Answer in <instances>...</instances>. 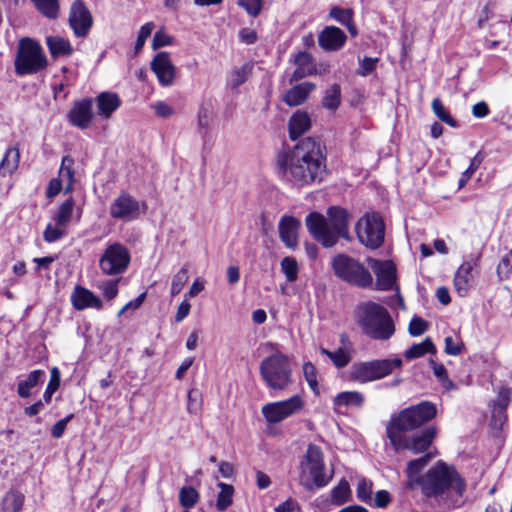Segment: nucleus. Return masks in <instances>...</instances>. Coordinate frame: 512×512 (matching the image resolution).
I'll return each mask as SVG.
<instances>
[{
	"label": "nucleus",
	"instance_id": "3",
	"mask_svg": "<svg viewBox=\"0 0 512 512\" xmlns=\"http://www.w3.org/2000/svg\"><path fill=\"white\" fill-rule=\"evenodd\" d=\"M432 459L430 453L411 460L407 464V481L405 488L414 490L420 488L422 494L427 498H442L449 492H453L458 498L453 501L454 506H461L460 499L464 495L466 483L453 466L443 461L435 463L425 474L420 475L422 469Z\"/></svg>",
	"mask_w": 512,
	"mask_h": 512
},
{
	"label": "nucleus",
	"instance_id": "38",
	"mask_svg": "<svg viewBox=\"0 0 512 512\" xmlns=\"http://www.w3.org/2000/svg\"><path fill=\"white\" fill-rule=\"evenodd\" d=\"M341 102V89L338 84H333L326 91L323 98V106L330 110L338 108Z\"/></svg>",
	"mask_w": 512,
	"mask_h": 512
},
{
	"label": "nucleus",
	"instance_id": "49",
	"mask_svg": "<svg viewBox=\"0 0 512 512\" xmlns=\"http://www.w3.org/2000/svg\"><path fill=\"white\" fill-rule=\"evenodd\" d=\"M237 4L251 17H257L262 10L263 0H238Z\"/></svg>",
	"mask_w": 512,
	"mask_h": 512
},
{
	"label": "nucleus",
	"instance_id": "19",
	"mask_svg": "<svg viewBox=\"0 0 512 512\" xmlns=\"http://www.w3.org/2000/svg\"><path fill=\"white\" fill-rule=\"evenodd\" d=\"M92 105L93 102L91 99H83L76 102L68 114L70 123L80 129L88 128L94 117Z\"/></svg>",
	"mask_w": 512,
	"mask_h": 512
},
{
	"label": "nucleus",
	"instance_id": "6",
	"mask_svg": "<svg viewBox=\"0 0 512 512\" xmlns=\"http://www.w3.org/2000/svg\"><path fill=\"white\" fill-rule=\"evenodd\" d=\"M259 372L266 386L274 391H284L293 383L290 360L280 351L264 358Z\"/></svg>",
	"mask_w": 512,
	"mask_h": 512
},
{
	"label": "nucleus",
	"instance_id": "53",
	"mask_svg": "<svg viewBox=\"0 0 512 512\" xmlns=\"http://www.w3.org/2000/svg\"><path fill=\"white\" fill-rule=\"evenodd\" d=\"M303 374L310 388L315 391L318 386V382L316 377V369L311 362H306L303 364Z\"/></svg>",
	"mask_w": 512,
	"mask_h": 512
},
{
	"label": "nucleus",
	"instance_id": "33",
	"mask_svg": "<svg viewBox=\"0 0 512 512\" xmlns=\"http://www.w3.org/2000/svg\"><path fill=\"white\" fill-rule=\"evenodd\" d=\"M320 353L327 356L337 368H343L351 361V354L345 348H338L333 352L326 348H321Z\"/></svg>",
	"mask_w": 512,
	"mask_h": 512
},
{
	"label": "nucleus",
	"instance_id": "62",
	"mask_svg": "<svg viewBox=\"0 0 512 512\" xmlns=\"http://www.w3.org/2000/svg\"><path fill=\"white\" fill-rule=\"evenodd\" d=\"M239 38L242 43L253 44L257 40V33L249 28H243L239 31Z\"/></svg>",
	"mask_w": 512,
	"mask_h": 512
},
{
	"label": "nucleus",
	"instance_id": "40",
	"mask_svg": "<svg viewBox=\"0 0 512 512\" xmlns=\"http://www.w3.org/2000/svg\"><path fill=\"white\" fill-rule=\"evenodd\" d=\"M74 159L66 155L61 160L59 177L62 182H75Z\"/></svg>",
	"mask_w": 512,
	"mask_h": 512
},
{
	"label": "nucleus",
	"instance_id": "4",
	"mask_svg": "<svg viewBox=\"0 0 512 512\" xmlns=\"http://www.w3.org/2000/svg\"><path fill=\"white\" fill-rule=\"evenodd\" d=\"M327 217L318 212L306 216L305 224L311 236L325 248L333 247L339 238H349V213L339 206L327 210Z\"/></svg>",
	"mask_w": 512,
	"mask_h": 512
},
{
	"label": "nucleus",
	"instance_id": "27",
	"mask_svg": "<svg viewBox=\"0 0 512 512\" xmlns=\"http://www.w3.org/2000/svg\"><path fill=\"white\" fill-rule=\"evenodd\" d=\"M365 397L358 391H344L338 393L333 399V406L336 407H356L361 408Z\"/></svg>",
	"mask_w": 512,
	"mask_h": 512
},
{
	"label": "nucleus",
	"instance_id": "28",
	"mask_svg": "<svg viewBox=\"0 0 512 512\" xmlns=\"http://www.w3.org/2000/svg\"><path fill=\"white\" fill-rule=\"evenodd\" d=\"M20 161V151L16 147H10L6 150L5 155L0 162V175L6 177L13 174Z\"/></svg>",
	"mask_w": 512,
	"mask_h": 512
},
{
	"label": "nucleus",
	"instance_id": "21",
	"mask_svg": "<svg viewBox=\"0 0 512 512\" xmlns=\"http://www.w3.org/2000/svg\"><path fill=\"white\" fill-rule=\"evenodd\" d=\"M300 221L293 216H284L281 218L278 230L281 241L286 247L294 249L298 245V230Z\"/></svg>",
	"mask_w": 512,
	"mask_h": 512
},
{
	"label": "nucleus",
	"instance_id": "56",
	"mask_svg": "<svg viewBox=\"0 0 512 512\" xmlns=\"http://www.w3.org/2000/svg\"><path fill=\"white\" fill-rule=\"evenodd\" d=\"M73 418V414L66 416L65 418L57 421L51 428V435L55 439H59L64 434L67 424Z\"/></svg>",
	"mask_w": 512,
	"mask_h": 512
},
{
	"label": "nucleus",
	"instance_id": "13",
	"mask_svg": "<svg viewBox=\"0 0 512 512\" xmlns=\"http://www.w3.org/2000/svg\"><path fill=\"white\" fill-rule=\"evenodd\" d=\"M303 407V398L300 395H294L286 400L263 405L261 413L269 424H276L298 414Z\"/></svg>",
	"mask_w": 512,
	"mask_h": 512
},
{
	"label": "nucleus",
	"instance_id": "64",
	"mask_svg": "<svg viewBox=\"0 0 512 512\" xmlns=\"http://www.w3.org/2000/svg\"><path fill=\"white\" fill-rule=\"evenodd\" d=\"M374 501L376 507L384 508L390 503L391 497L386 490H380L376 492Z\"/></svg>",
	"mask_w": 512,
	"mask_h": 512
},
{
	"label": "nucleus",
	"instance_id": "9",
	"mask_svg": "<svg viewBox=\"0 0 512 512\" xmlns=\"http://www.w3.org/2000/svg\"><path fill=\"white\" fill-rule=\"evenodd\" d=\"M332 268L338 278L352 285L369 287L373 283L370 272L363 264L345 254L333 258Z\"/></svg>",
	"mask_w": 512,
	"mask_h": 512
},
{
	"label": "nucleus",
	"instance_id": "48",
	"mask_svg": "<svg viewBox=\"0 0 512 512\" xmlns=\"http://www.w3.org/2000/svg\"><path fill=\"white\" fill-rule=\"evenodd\" d=\"M330 17L339 22L340 24L350 27L352 20V11L350 9H342L340 7H333L329 13Z\"/></svg>",
	"mask_w": 512,
	"mask_h": 512
},
{
	"label": "nucleus",
	"instance_id": "42",
	"mask_svg": "<svg viewBox=\"0 0 512 512\" xmlns=\"http://www.w3.org/2000/svg\"><path fill=\"white\" fill-rule=\"evenodd\" d=\"M189 279L188 265H184L174 276L171 282V296L178 295Z\"/></svg>",
	"mask_w": 512,
	"mask_h": 512
},
{
	"label": "nucleus",
	"instance_id": "11",
	"mask_svg": "<svg viewBox=\"0 0 512 512\" xmlns=\"http://www.w3.org/2000/svg\"><path fill=\"white\" fill-rule=\"evenodd\" d=\"M131 255L128 248L119 242L109 244L99 258V268L104 275L117 276L129 267Z\"/></svg>",
	"mask_w": 512,
	"mask_h": 512
},
{
	"label": "nucleus",
	"instance_id": "63",
	"mask_svg": "<svg viewBox=\"0 0 512 512\" xmlns=\"http://www.w3.org/2000/svg\"><path fill=\"white\" fill-rule=\"evenodd\" d=\"M275 512H294L299 510V505L297 501L292 498L287 499L285 502L279 504L275 507Z\"/></svg>",
	"mask_w": 512,
	"mask_h": 512
},
{
	"label": "nucleus",
	"instance_id": "61",
	"mask_svg": "<svg viewBox=\"0 0 512 512\" xmlns=\"http://www.w3.org/2000/svg\"><path fill=\"white\" fill-rule=\"evenodd\" d=\"M118 293V281L109 280L103 285V294L107 299H113Z\"/></svg>",
	"mask_w": 512,
	"mask_h": 512
},
{
	"label": "nucleus",
	"instance_id": "7",
	"mask_svg": "<svg viewBox=\"0 0 512 512\" xmlns=\"http://www.w3.org/2000/svg\"><path fill=\"white\" fill-rule=\"evenodd\" d=\"M401 366L402 360L398 357L355 362L349 368L347 378L351 382L366 384L383 379Z\"/></svg>",
	"mask_w": 512,
	"mask_h": 512
},
{
	"label": "nucleus",
	"instance_id": "46",
	"mask_svg": "<svg viewBox=\"0 0 512 512\" xmlns=\"http://www.w3.org/2000/svg\"><path fill=\"white\" fill-rule=\"evenodd\" d=\"M432 369L434 375L441 382L443 388L446 390H452L455 388L454 383L449 379L447 370L442 364H437L434 361H431Z\"/></svg>",
	"mask_w": 512,
	"mask_h": 512
},
{
	"label": "nucleus",
	"instance_id": "1",
	"mask_svg": "<svg viewBox=\"0 0 512 512\" xmlns=\"http://www.w3.org/2000/svg\"><path fill=\"white\" fill-rule=\"evenodd\" d=\"M436 415V405L430 401H422L393 415L386 427V433L395 451L407 449L414 454L426 451L436 436L437 428L429 426L411 436L407 432L421 427Z\"/></svg>",
	"mask_w": 512,
	"mask_h": 512
},
{
	"label": "nucleus",
	"instance_id": "34",
	"mask_svg": "<svg viewBox=\"0 0 512 512\" xmlns=\"http://www.w3.org/2000/svg\"><path fill=\"white\" fill-rule=\"evenodd\" d=\"M434 353L435 346L430 338H426L423 342L412 345L404 353L406 359L412 360L424 356L426 353Z\"/></svg>",
	"mask_w": 512,
	"mask_h": 512
},
{
	"label": "nucleus",
	"instance_id": "55",
	"mask_svg": "<svg viewBox=\"0 0 512 512\" xmlns=\"http://www.w3.org/2000/svg\"><path fill=\"white\" fill-rule=\"evenodd\" d=\"M172 43V37L168 35L163 30L157 31L154 34L153 41H152V48L154 50H157L158 48H161L163 46L170 45Z\"/></svg>",
	"mask_w": 512,
	"mask_h": 512
},
{
	"label": "nucleus",
	"instance_id": "54",
	"mask_svg": "<svg viewBox=\"0 0 512 512\" xmlns=\"http://www.w3.org/2000/svg\"><path fill=\"white\" fill-rule=\"evenodd\" d=\"M372 484L365 479L358 482L357 497L362 502H368L371 499Z\"/></svg>",
	"mask_w": 512,
	"mask_h": 512
},
{
	"label": "nucleus",
	"instance_id": "41",
	"mask_svg": "<svg viewBox=\"0 0 512 512\" xmlns=\"http://www.w3.org/2000/svg\"><path fill=\"white\" fill-rule=\"evenodd\" d=\"M281 271L288 282H295L298 278V263L293 257H284L280 263Z\"/></svg>",
	"mask_w": 512,
	"mask_h": 512
},
{
	"label": "nucleus",
	"instance_id": "35",
	"mask_svg": "<svg viewBox=\"0 0 512 512\" xmlns=\"http://www.w3.org/2000/svg\"><path fill=\"white\" fill-rule=\"evenodd\" d=\"M37 10L49 19H56L59 16L58 0H31Z\"/></svg>",
	"mask_w": 512,
	"mask_h": 512
},
{
	"label": "nucleus",
	"instance_id": "23",
	"mask_svg": "<svg viewBox=\"0 0 512 512\" xmlns=\"http://www.w3.org/2000/svg\"><path fill=\"white\" fill-rule=\"evenodd\" d=\"M97 115L109 119L112 114L121 106V99L114 92H101L96 99Z\"/></svg>",
	"mask_w": 512,
	"mask_h": 512
},
{
	"label": "nucleus",
	"instance_id": "29",
	"mask_svg": "<svg viewBox=\"0 0 512 512\" xmlns=\"http://www.w3.org/2000/svg\"><path fill=\"white\" fill-rule=\"evenodd\" d=\"M46 44L54 58L70 55L73 52L70 42L61 36H48L46 38Z\"/></svg>",
	"mask_w": 512,
	"mask_h": 512
},
{
	"label": "nucleus",
	"instance_id": "26",
	"mask_svg": "<svg viewBox=\"0 0 512 512\" xmlns=\"http://www.w3.org/2000/svg\"><path fill=\"white\" fill-rule=\"evenodd\" d=\"M45 371L41 369L31 371L24 380H20L17 385V393L21 398H29L32 395V389L42 383L45 379Z\"/></svg>",
	"mask_w": 512,
	"mask_h": 512
},
{
	"label": "nucleus",
	"instance_id": "43",
	"mask_svg": "<svg viewBox=\"0 0 512 512\" xmlns=\"http://www.w3.org/2000/svg\"><path fill=\"white\" fill-rule=\"evenodd\" d=\"M174 68V66H150L151 71L164 86L172 83L175 76Z\"/></svg>",
	"mask_w": 512,
	"mask_h": 512
},
{
	"label": "nucleus",
	"instance_id": "8",
	"mask_svg": "<svg viewBox=\"0 0 512 512\" xmlns=\"http://www.w3.org/2000/svg\"><path fill=\"white\" fill-rule=\"evenodd\" d=\"M322 450L313 444H310L301 461V471L299 481L307 490L321 488L328 484L331 477H326L324 473V460Z\"/></svg>",
	"mask_w": 512,
	"mask_h": 512
},
{
	"label": "nucleus",
	"instance_id": "32",
	"mask_svg": "<svg viewBox=\"0 0 512 512\" xmlns=\"http://www.w3.org/2000/svg\"><path fill=\"white\" fill-rule=\"evenodd\" d=\"M351 499V489L345 479H341L336 487L331 490V502L340 506Z\"/></svg>",
	"mask_w": 512,
	"mask_h": 512
},
{
	"label": "nucleus",
	"instance_id": "30",
	"mask_svg": "<svg viewBox=\"0 0 512 512\" xmlns=\"http://www.w3.org/2000/svg\"><path fill=\"white\" fill-rule=\"evenodd\" d=\"M511 400V389L508 387H501L498 391L497 397L494 400L493 418L499 421H504L505 410Z\"/></svg>",
	"mask_w": 512,
	"mask_h": 512
},
{
	"label": "nucleus",
	"instance_id": "51",
	"mask_svg": "<svg viewBox=\"0 0 512 512\" xmlns=\"http://www.w3.org/2000/svg\"><path fill=\"white\" fill-rule=\"evenodd\" d=\"M428 328V323L420 318V317H413L409 323V333L412 336H420L426 332Z\"/></svg>",
	"mask_w": 512,
	"mask_h": 512
},
{
	"label": "nucleus",
	"instance_id": "60",
	"mask_svg": "<svg viewBox=\"0 0 512 512\" xmlns=\"http://www.w3.org/2000/svg\"><path fill=\"white\" fill-rule=\"evenodd\" d=\"M191 304L186 298L180 303L175 314V321L177 323L183 321L190 313Z\"/></svg>",
	"mask_w": 512,
	"mask_h": 512
},
{
	"label": "nucleus",
	"instance_id": "57",
	"mask_svg": "<svg viewBox=\"0 0 512 512\" xmlns=\"http://www.w3.org/2000/svg\"><path fill=\"white\" fill-rule=\"evenodd\" d=\"M152 108L155 114L161 118H168L175 113L174 109L163 101H158L154 103L152 105Z\"/></svg>",
	"mask_w": 512,
	"mask_h": 512
},
{
	"label": "nucleus",
	"instance_id": "16",
	"mask_svg": "<svg viewBox=\"0 0 512 512\" xmlns=\"http://www.w3.org/2000/svg\"><path fill=\"white\" fill-rule=\"evenodd\" d=\"M368 264L376 276V288L382 291L393 289L396 283V266L390 260L368 259Z\"/></svg>",
	"mask_w": 512,
	"mask_h": 512
},
{
	"label": "nucleus",
	"instance_id": "31",
	"mask_svg": "<svg viewBox=\"0 0 512 512\" xmlns=\"http://www.w3.org/2000/svg\"><path fill=\"white\" fill-rule=\"evenodd\" d=\"M24 495L15 490L7 492L2 500V512H19L24 504Z\"/></svg>",
	"mask_w": 512,
	"mask_h": 512
},
{
	"label": "nucleus",
	"instance_id": "39",
	"mask_svg": "<svg viewBox=\"0 0 512 512\" xmlns=\"http://www.w3.org/2000/svg\"><path fill=\"white\" fill-rule=\"evenodd\" d=\"M218 486L221 488V491L217 497L216 507L219 511H224L232 504L234 488L232 485L222 482Z\"/></svg>",
	"mask_w": 512,
	"mask_h": 512
},
{
	"label": "nucleus",
	"instance_id": "25",
	"mask_svg": "<svg viewBox=\"0 0 512 512\" xmlns=\"http://www.w3.org/2000/svg\"><path fill=\"white\" fill-rule=\"evenodd\" d=\"M311 127V120L304 111H296L289 119L288 128L289 136L292 140H296L302 136Z\"/></svg>",
	"mask_w": 512,
	"mask_h": 512
},
{
	"label": "nucleus",
	"instance_id": "24",
	"mask_svg": "<svg viewBox=\"0 0 512 512\" xmlns=\"http://www.w3.org/2000/svg\"><path fill=\"white\" fill-rule=\"evenodd\" d=\"M315 87V84L311 82H302L289 89L284 95L283 100L290 107L301 105Z\"/></svg>",
	"mask_w": 512,
	"mask_h": 512
},
{
	"label": "nucleus",
	"instance_id": "58",
	"mask_svg": "<svg viewBox=\"0 0 512 512\" xmlns=\"http://www.w3.org/2000/svg\"><path fill=\"white\" fill-rule=\"evenodd\" d=\"M205 289V280L201 277H197L192 285L190 286L187 293H185L184 298H194L199 293H201Z\"/></svg>",
	"mask_w": 512,
	"mask_h": 512
},
{
	"label": "nucleus",
	"instance_id": "37",
	"mask_svg": "<svg viewBox=\"0 0 512 512\" xmlns=\"http://www.w3.org/2000/svg\"><path fill=\"white\" fill-rule=\"evenodd\" d=\"M431 108L435 116L442 122L446 123L452 128H457L459 126L458 122L448 113L444 104L439 98L433 99Z\"/></svg>",
	"mask_w": 512,
	"mask_h": 512
},
{
	"label": "nucleus",
	"instance_id": "18",
	"mask_svg": "<svg viewBox=\"0 0 512 512\" xmlns=\"http://www.w3.org/2000/svg\"><path fill=\"white\" fill-rule=\"evenodd\" d=\"M15 64H47L41 46L30 38L20 41Z\"/></svg>",
	"mask_w": 512,
	"mask_h": 512
},
{
	"label": "nucleus",
	"instance_id": "14",
	"mask_svg": "<svg viewBox=\"0 0 512 512\" xmlns=\"http://www.w3.org/2000/svg\"><path fill=\"white\" fill-rule=\"evenodd\" d=\"M146 209V203H140L127 192H121L111 203L109 214L111 218L123 222L137 219Z\"/></svg>",
	"mask_w": 512,
	"mask_h": 512
},
{
	"label": "nucleus",
	"instance_id": "15",
	"mask_svg": "<svg viewBox=\"0 0 512 512\" xmlns=\"http://www.w3.org/2000/svg\"><path fill=\"white\" fill-rule=\"evenodd\" d=\"M68 22L76 37L84 38L88 35L93 25V17L83 0H75L72 3Z\"/></svg>",
	"mask_w": 512,
	"mask_h": 512
},
{
	"label": "nucleus",
	"instance_id": "50",
	"mask_svg": "<svg viewBox=\"0 0 512 512\" xmlns=\"http://www.w3.org/2000/svg\"><path fill=\"white\" fill-rule=\"evenodd\" d=\"M202 410V399L197 390H190L188 392L187 411L190 414L197 415Z\"/></svg>",
	"mask_w": 512,
	"mask_h": 512
},
{
	"label": "nucleus",
	"instance_id": "22",
	"mask_svg": "<svg viewBox=\"0 0 512 512\" xmlns=\"http://www.w3.org/2000/svg\"><path fill=\"white\" fill-rule=\"evenodd\" d=\"M71 303L73 307L78 310L87 308L100 309L102 301L99 297L85 287L77 285L71 293Z\"/></svg>",
	"mask_w": 512,
	"mask_h": 512
},
{
	"label": "nucleus",
	"instance_id": "45",
	"mask_svg": "<svg viewBox=\"0 0 512 512\" xmlns=\"http://www.w3.org/2000/svg\"><path fill=\"white\" fill-rule=\"evenodd\" d=\"M199 499V493L193 487H183L179 493V501L182 507L192 508Z\"/></svg>",
	"mask_w": 512,
	"mask_h": 512
},
{
	"label": "nucleus",
	"instance_id": "17",
	"mask_svg": "<svg viewBox=\"0 0 512 512\" xmlns=\"http://www.w3.org/2000/svg\"><path fill=\"white\" fill-rule=\"evenodd\" d=\"M476 265V260L471 259L465 261L457 269L454 276V287L459 296H467L471 288L475 285L476 273L474 272V268Z\"/></svg>",
	"mask_w": 512,
	"mask_h": 512
},
{
	"label": "nucleus",
	"instance_id": "12",
	"mask_svg": "<svg viewBox=\"0 0 512 512\" xmlns=\"http://www.w3.org/2000/svg\"><path fill=\"white\" fill-rule=\"evenodd\" d=\"M359 241L368 248L376 249L384 241L385 225L377 213H367L356 225Z\"/></svg>",
	"mask_w": 512,
	"mask_h": 512
},
{
	"label": "nucleus",
	"instance_id": "20",
	"mask_svg": "<svg viewBox=\"0 0 512 512\" xmlns=\"http://www.w3.org/2000/svg\"><path fill=\"white\" fill-rule=\"evenodd\" d=\"M347 37L338 27L327 26L318 35V44L325 51H337L341 49Z\"/></svg>",
	"mask_w": 512,
	"mask_h": 512
},
{
	"label": "nucleus",
	"instance_id": "59",
	"mask_svg": "<svg viewBox=\"0 0 512 512\" xmlns=\"http://www.w3.org/2000/svg\"><path fill=\"white\" fill-rule=\"evenodd\" d=\"M62 180L60 178H52L47 187L46 196L49 199H53L55 196H57L60 191L62 190Z\"/></svg>",
	"mask_w": 512,
	"mask_h": 512
},
{
	"label": "nucleus",
	"instance_id": "52",
	"mask_svg": "<svg viewBox=\"0 0 512 512\" xmlns=\"http://www.w3.org/2000/svg\"><path fill=\"white\" fill-rule=\"evenodd\" d=\"M464 344L462 341H455L452 336L445 338V353L452 356H458L462 353Z\"/></svg>",
	"mask_w": 512,
	"mask_h": 512
},
{
	"label": "nucleus",
	"instance_id": "5",
	"mask_svg": "<svg viewBox=\"0 0 512 512\" xmlns=\"http://www.w3.org/2000/svg\"><path fill=\"white\" fill-rule=\"evenodd\" d=\"M354 319L363 334L373 340L386 341L395 333L389 311L374 301L359 303L354 311Z\"/></svg>",
	"mask_w": 512,
	"mask_h": 512
},
{
	"label": "nucleus",
	"instance_id": "10",
	"mask_svg": "<svg viewBox=\"0 0 512 512\" xmlns=\"http://www.w3.org/2000/svg\"><path fill=\"white\" fill-rule=\"evenodd\" d=\"M81 208H76L73 197L66 199L57 209L53 220L55 225L48 224L43 232V238L47 243H53L67 235V227L76 216L77 220L81 217Z\"/></svg>",
	"mask_w": 512,
	"mask_h": 512
},
{
	"label": "nucleus",
	"instance_id": "44",
	"mask_svg": "<svg viewBox=\"0 0 512 512\" xmlns=\"http://www.w3.org/2000/svg\"><path fill=\"white\" fill-rule=\"evenodd\" d=\"M60 386V372L57 367L51 369L49 383L43 394V401L48 404L51 401L52 395L59 389Z\"/></svg>",
	"mask_w": 512,
	"mask_h": 512
},
{
	"label": "nucleus",
	"instance_id": "47",
	"mask_svg": "<svg viewBox=\"0 0 512 512\" xmlns=\"http://www.w3.org/2000/svg\"><path fill=\"white\" fill-rule=\"evenodd\" d=\"M512 272V250H510L506 255H504L498 266H497V275L500 280L509 278Z\"/></svg>",
	"mask_w": 512,
	"mask_h": 512
},
{
	"label": "nucleus",
	"instance_id": "2",
	"mask_svg": "<svg viewBox=\"0 0 512 512\" xmlns=\"http://www.w3.org/2000/svg\"><path fill=\"white\" fill-rule=\"evenodd\" d=\"M276 165L282 178L294 186L303 187L321 182L326 174V155L322 145L306 137L293 148L277 154Z\"/></svg>",
	"mask_w": 512,
	"mask_h": 512
},
{
	"label": "nucleus",
	"instance_id": "36",
	"mask_svg": "<svg viewBox=\"0 0 512 512\" xmlns=\"http://www.w3.org/2000/svg\"><path fill=\"white\" fill-rule=\"evenodd\" d=\"M251 74V66H236L230 72L227 80L228 86L236 88L242 85Z\"/></svg>",
	"mask_w": 512,
	"mask_h": 512
}]
</instances>
